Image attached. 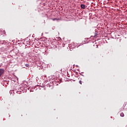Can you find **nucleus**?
<instances>
[{
	"instance_id": "1",
	"label": "nucleus",
	"mask_w": 127,
	"mask_h": 127,
	"mask_svg": "<svg viewBox=\"0 0 127 127\" xmlns=\"http://www.w3.org/2000/svg\"><path fill=\"white\" fill-rule=\"evenodd\" d=\"M4 73V69L2 68H0V77L2 76Z\"/></svg>"
},
{
	"instance_id": "2",
	"label": "nucleus",
	"mask_w": 127,
	"mask_h": 127,
	"mask_svg": "<svg viewBox=\"0 0 127 127\" xmlns=\"http://www.w3.org/2000/svg\"><path fill=\"white\" fill-rule=\"evenodd\" d=\"M81 7H82V9H85L86 5H83V4H82V5H81Z\"/></svg>"
},
{
	"instance_id": "3",
	"label": "nucleus",
	"mask_w": 127,
	"mask_h": 127,
	"mask_svg": "<svg viewBox=\"0 0 127 127\" xmlns=\"http://www.w3.org/2000/svg\"><path fill=\"white\" fill-rule=\"evenodd\" d=\"M93 36V37H96V36H97V32H95V33H94Z\"/></svg>"
},
{
	"instance_id": "4",
	"label": "nucleus",
	"mask_w": 127,
	"mask_h": 127,
	"mask_svg": "<svg viewBox=\"0 0 127 127\" xmlns=\"http://www.w3.org/2000/svg\"><path fill=\"white\" fill-rule=\"evenodd\" d=\"M120 116H122V117L125 116V113H124V112H121V113H120Z\"/></svg>"
},
{
	"instance_id": "5",
	"label": "nucleus",
	"mask_w": 127,
	"mask_h": 127,
	"mask_svg": "<svg viewBox=\"0 0 127 127\" xmlns=\"http://www.w3.org/2000/svg\"><path fill=\"white\" fill-rule=\"evenodd\" d=\"M26 66H29V64H25Z\"/></svg>"
},
{
	"instance_id": "6",
	"label": "nucleus",
	"mask_w": 127,
	"mask_h": 127,
	"mask_svg": "<svg viewBox=\"0 0 127 127\" xmlns=\"http://www.w3.org/2000/svg\"><path fill=\"white\" fill-rule=\"evenodd\" d=\"M79 83H80L81 85H82V81H79Z\"/></svg>"
},
{
	"instance_id": "7",
	"label": "nucleus",
	"mask_w": 127,
	"mask_h": 127,
	"mask_svg": "<svg viewBox=\"0 0 127 127\" xmlns=\"http://www.w3.org/2000/svg\"><path fill=\"white\" fill-rule=\"evenodd\" d=\"M75 66H78V65H75V64H74V65H73V68H75Z\"/></svg>"
},
{
	"instance_id": "8",
	"label": "nucleus",
	"mask_w": 127,
	"mask_h": 127,
	"mask_svg": "<svg viewBox=\"0 0 127 127\" xmlns=\"http://www.w3.org/2000/svg\"><path fill=\"white\" fill-rule=\"evenodd\" d=\"M53 20H57V19L56 18V17H55V18L53 19Z\"/></svg>"
}]
</instances>
